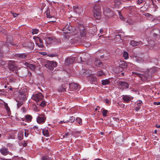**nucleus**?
<instances>
[{"mask_svg": "<svg viewBox=\"0 0 160 160\" xmlns=\"http://www.w3.org/2000/svg\"><path fill=\"white\" fill-rule=\"evenodd\" d=\"M133 74L136 76L140 77L141 80L144 82L147 80H149V79L152 77V74L150 71H147L145 72H141L140 73L137 72H133Z\"/></svg>", "mask_w": 160, "mask_h": 160, "instance_id": "1", "label": "nucleus"}, {"mask_svg": "<svg viewBox=\"0 0 160 160\" xmlns=\"http://www.w3.org/2000/svg\"><path fill=\"white\" fill-rule=\"evenodd\" d=\"M93 15L94 17L97 20H99L101 18V7L99 6L95 5L94 6Z\"/></svg>", "mask_w": 160, "mask_h": 160, "instance_id": "2", "label": "nucleus"}, {"mask_svg": "<svg viewBox=\"0 0 160 160\" xmlns=\"http://www.w3.org/2000/svg\"><path fill=\"white\" fill-rule=\"evenodd\" d=\"M133 58L138 63L142 62L144 61L143 54L142 53H139L138 54L134 53L133 55Z\"/></svg>", "mask_w": 160, "mask_h": 160, "instance_id": "3", "label": "nucleus"}, {"mask_svg": "<svg viewBox=\"0 0 160 160\" xmlns=\"http://www.w3.org/2000/svg\"><path fill=\"white\" fill-rule=\"evenodd\" d=\"M43 98V96L41 92H39L38 93L33 94L32 97V98L35 101L37 102V104L38 105L39 103H38L42 100Z\"/></svg>", "mask_w": 160, "mask_h": 160, "instance_id": "4", "label": "nucleus"}, {"mask_svg": "<svg viewBox=\"0 0 160 160\" xmlns=\"http://www.w3.org/2000/svg\"><path fill=\"white\" fill-rule=\"evenodd\" d=\"M57 66V63L53 61H48L44 66L46 68L51 71L53 69V68Z\"/></svg>", "mask_w": 160, "mask_h": 160, "instance_id": "5", "label": "nucleus"}, {"mask_svg": "<svg viewBox=\"0 0 160 160\" xmlns=\"http://www.w3.org/2000/svg\"><path fill=\"white\" fill-rule=\"evenodd\" d=\"M8 68L10 71L13 72L17 69V67L15 64V62L13 61H9L8 63Z\"/></svg>", "mask_w": 160, "mask_h": 160, "instance_id": "6", "label": "nucleus"}, {"mask_svg": "<svg viewBox=\"0 0 160 160\" xmlns=\"http://www.w3.org/2000/svg\"><path fill=\"white\" fill-rule=\"evenodd\" d=\"M72 10L73 11L78 14L79 15H82L83 12V9L81 7H79L78 6H75L73 7Z\"/></svg>", "mask_w": 160, "mask_h": 160, "instance_id": "7", "label": "nucleus"}, {"mask_svg": "<svg viewBox=\"0 0 160 160\" xmlns=\"http://www.w3.org/2000/svg\"><path fill=\"white\" fill-rule=\"evenodd\" d=\"M78 27L80 30V35L82 37L85 36L86 32L83 25L81 24H78Z\"/></svg>", "mask_w": 160, "mask_h": 160, "instance_id": "8", "label": "nucleus"}, {"mask_svg": "<svg viewBox=\"0 0 160 160\" xmlns=\"http://www.w3.org/2000/svg\"><path fill=\"white\" fill-rule=\"evenodd\" d=\"M68 86V83H64L59 87L58 89V90L59 92H65L66 91V88Z\"/></svg>", "mask_w": 160, "mask_h": 160, "instance_id": "9", "label": "nucleus"}, {"mask_svg": "<svg viewBox=\"0 0 160 160\" xmlns=\"http://www.w3.org/2000/svg\"><path fill=\"white\" fill-rule=\"evenodd\" d=\"M75 59V57H70L66 59L65 64L67 65L72 64L74 62Z\"/></svg>", "mask_w": 160, "mask_h": 160, "instance_id": "10", "label": "nucleus"}, {"mask_svg": "<svg viewBox=\"0 0 160 160\" xmlns=\"http://www.w3.org/2000/svg\"><path fill=\"white\" fill-rule=\"evenodd\" d=\"M44 40L46 43L48 44H50L56 41V39L53 37H46L45 38Z\"/></svg>", "mask_w": 160, "mask_h": 160, "instance_id": "11", "label": "nucleus"}, {"mask_svg": "<svg viewBox=\"0 0 160 160\" xmlns=\"http://www.w3.org/2000/svg\"><path fill=\"white\" fill-rule=\"evenodd\" d=\"M64 32L65 33H70L73 31V29L72 27L69 26L68 24L66 25L64 28H63Z\"/></svg>", "mask_w": 160, "mask_h": 160, "instance_id": "12", "label": "nucleus"}, {"mask_svg": "<svg viewBox=\"0 0 160 160\" xmlns=\"http://www.w3.org/2000/svg\"><path fill=\"white\" fill-rule=\"evenodd\" d=\"M28 54L27 53H17L15 55V57L18 59H23L26 58Z\"/></svg>", "mask_w": 160, "mask_h": 160, "instance_id": "13", "label": "nucleus"}, {"mask_svg": "<svg viewBox=\"0 0 160 160\" xmlns=\"http://www.w3.org/2000/svg\"><path fill=\"white\" fill-rule=\"evenodd\" d=\"M103 13L105 16L109 18L111 17L112 16V14L113 13L108 8H106L104 9Z\"/></svg>", "mask_w": 160, "mask_h": 160, "instance_id": "14", "label": "nucleus"}, {"mask_svg": "<svg viewBox=\"0 0 160 160\" xmlns=\"http://www.w3.org/2000/svg\"><path fill=\"white\" fill-rule=\"evenodd\" d=\"M37 38L36 43L38 46L39 48H43L44 45L43 44L42 41L39 37H36Z\"/></svg>", "mask_w": 160, "mask_h": 160, "instance_id": "15", "label": "nucleus"}, {"mask_svg": "<svg viewBox=\"0 0 160 160\" xmlns=\"http://www.w3.org/2000/svg\"><path fill=\"white\" fill-rule=\"evenodd\" d=\"M122 98L124 101L126 102H128L132 100L133 98L129 95H123L122 96Z\"/></svg>", "mask_w": 160, "mask_h": 160, "instance_id": "16", "label": "nucleus"}, {"mask_svg": "<svg viewBox=\"0 0 160 160\" xmlns=\"http://www.w3.org/2000/svg\"><path fill=\"white\" fill-rule=\"evenodd\" d=\"M69 88L71 90H75L79 88V86L76 83L72 82L69 84Z\"/></svg>", "mask_w": 160, "mask_h": 160, "instance_id": "17", "label": "nucleus"}, {"mask_svg": "<svg viewBox=\"0 0 160 160\" xmlns=\"http://www.w3.org/2000/svg\"><path fill=\"white\" fill-rule=\"evenodd\" d=\"M12 44V36L9 35L7 36V39L6 41V44L7 46H9Z\"/></svg>", "mask_w": 160, "mask_h": 160, "instance_id": "18", "label": "nucleus"}, {"mask_svg": "<svg viewBox=\"0 0 160 160\" xmlns=\"http://www.w3.org/2000/svg\"><path fill=\"white\" fill-rule=\"evenodd\" d=\"M1 153L3 155H6L8 154H10V152L8 149L6 148H2L0 150Z\"/></svg>", "mask_w": 160, "mask_h": 160, "instance_id": "19", "label": "nucleus"}, {"mask_svg": "<svg viewBox=\"0 0 160 160\" xmlns=\"http://www.w3.org/2000/svg\"><path fill=\"white\" fill-rule=\"evenodd\" d=\"M23 46L29 48L31 49L33 48L34 44L33 43L31 42H28L24 43L23 44Z\"/></svg>", "mask_w": 160, "mask_h": 160, "instance_id": "20", "label": "nucleus"}, {"mask_svg": "<svg viewBox=\"0 0 160 160\" xmlns=\"http://www.w3.org/2000/svg\"><path fill=\"white\" fill-rule=\"evenodd\" d=\"M119 84L121 86L123 87L124 88H128V84L126 82L120 81L119 82Z\"/></svg>", "mask_w": 160, "mask_h": 160, "instance_id": "21", "label": "nucleus"}, {"mask_svg": "<svg viewBox=\"0 0 160 160\" xmlns=\"http://www.w3.org/2000/svg\"><path fill=\"white\" fill-rule=\"evenodd\" d=\"M45 118L43 117L38 116L37 118V122L39 123H43L45 121Z\"/></svg>", "mask_w": 160, "mask_h": 160, "instance_id": "22", "label": "nucleus"}, {"mask_svg": "<svg viewBox=\"0 0 160 160\" xmlns=\"http://www.w3.org/2000/svg\"><path fill=\"white\" fill-rule=\"evenodd\" d=\"M130 43L133 46H136L138 45L139 44H142V42L140 41L138 42L134 40H132L131 41Z\"/></svg>", "mask_w": 160, "mask_h": 160, "instance_id": "23", "label": "nucleus"}, {"mask_svg": "<svg viewBox=\"0 0 160 160\" xmlns=\"http://www.w3.org/2000/svg\"><path fill=\"white\" fill-rule=\"evenodd\" d=\"M25 64L27 67L29 68L32 70H34L36 68L35 66L32 64H29L27 62H26Z\"/></svg>", "mask_w": 160, "mask_h": 160, "instance_id": "24", "label": "nucleus"}, {"mask_svg": "<svg viewBox=\"0 0 160 160\" xmlns=\"http://www.w3.org/2000/svg\"><path fill=\"white\" fill-rule=\"evenodd\" d=\"M147 3L145 2L144 5L140 8V11L142 12L146 11L148 8V7L147 6Z\"/></svg>", "mask_w": 160, "mask_h": 160, "instance_id": "25", "label": "nucleus"}, {"mask_svg": "<svg viewBox=\"0 0 160 160\" xmlns=\"http://www.w3.org/2000/svg\"><path fill=\"white\" fill-rule=\"evenodd\" d=\"M113 2L114 7L116 8H118L121 3L120 0H114Z\"/></svg>", "mask_w": 160, "mask_h": 160, "instance_id": "26", "label": "nucleus"}, {"mask_svg": "<svg viewBox=\"0 0 160 160\" xmlns=\"http://www.w3.org/2000/svg\"><path fill=\"white\" fill-rule=\"evenodd\" d=\"M94 64L96 66L100 68H102L103 66L102 63L98 60H96L94 62Z\"/></svg>", "mask_w": 160, "mask_h": 160, "instance_id": "27", "label": "nucleus"}, {"mask_svg": "<svg viewBox=\"0 0 160 160\" xmlns=\"http://www.w3.org/2000/svg\"><path fill=\"white\" fill-rule=\"evenodd\" d=\"M152 33L153 34V35L155 37L160 36V31L158 30L155 29L152 31Z\"/></svg>", "mask_w": 160, "mask_h": 160, "instance_id": "28", "label": "nucleus"}, {"mask_svg": "<svg viewBox=\"0 0 160 160\" xmlns=\"http://www.w3.org/2000/svg\"><path fill=\"white\" fill-rule=\"evenodd\" d=\"M144 15L147 19H153V16L149 13H145Z\"/></svg>", "mask_w": 160, "mask_h": 160, "instance_id": "29", "label": "nucleus"}, {"mask_svg": "<svg viewBox=\"0 0 160 160\" xmlns=\"http://www.w3.org/2000/svg\"><path fill=\"white\" fill-rule=\"evenodd\" d=\"M110 82L108 79L103 80H102V84L103 85H106L108 84Z\"/></svg>", "mask_w": 160, "mask_h": 160, "instance_id": "30", "label": "nucleus"}, {"mask_svg": "<svg viewBox=\"0 0 160 160\" xmlns=\"http://www.w3.org/2000/svg\"><path fill=\"white\" fill-rule=\"evenodd\" d=\"M117 71V72H122L123 70V68L122 67V65H120L118 67L116 68Z\"/></svg>", "mask_w": 160, "mask_h": 160, "instance_id": "31", "label": "nucleus"}, {"mask_svg": "<svg viewBox=\"0 0 160 160\" xmlns=\"http://www.w3.org/2000/svg\"><path fill=\"white\" fill-rule=\"evenodd\" d=\"M25 118L27 121L28 122H30L31 121L32 117L30 115H26L25 116Z\"/></svg>", "mask_w": 160, "mask_h": 160, "instance_id": "32", "label": "nucleus"}, {"mask_svg": "<svg viewBox=\"0 0 160 160\" xmlns=\"http://www.w3.org/2000/svg\"><path fill=\"white\" fill-rule=\"evenodd\" d=\"M43 135L46 136H48L49 135L48 131L46 129H43L42 131Z\"/></svg>", "mask_w": 160, "mask_h": 160, "instance_id": "33", "label": "nucleus"}, {"mask_svg": "<svg viewBox=\"0 0 160 160\" xmlns=\"http://www.w3.org/2000/svg\"><path fill=\"white\" fill-rule=\"evenodd\" d=\"M41 160H52V159L48 156H44L42 158Z\"/></svg>", "mask_w": 160, "mask_h": 160, "instance_id": "34", "label": "nucleus"}, {"mask_svg": "<svg viewBox=\"0 0 160 160\" xmlns=\"http://www.w3.org/2000/svg\"><path fill=\"white\" fill-rule=\"evenodd\" d=\"M90 80L92 82H95L97 81V78L94 75H91L90 76Z\"/></svg>", "mask_w": 160, "mask_h": 160, "instance_id": "35", "label": "nucleus"}, {"mask_svg": "<svg viewBox=\"0 0 160 160\" xmlns=\"http://www.w3.org/2000/svg\"><path fill=\"white\" fill-rule=\"evenodd\" d=\"M123 56L125 59H127L128 57V52L126 51L124 52Z\"/></svg>", "mask_w": 160, "mask_h": 160, "instance_id": "36", "label": "nucleus"}, {"mask_svg": "<svg viewBox=\"0 0 160 160\" xmlns=\"http://www.w3.org/2000/svg\"><path fill=\"white\" fill-rule=\"evenodd\" d=\"M97 75L98 76L101 77L104 75V73L102 71H98L97 73Z\"/></svg>", "mask_w": 160, "mask_h": 160, "instance_id": "37", "label": "nucleus"}, {"mask_svg": "<svg viewBox=\"0 0 160 160\" xmlns=\"http://www.w3.org/2000/svg\"><path fill=\"white\" fill-rule=\"evenodd\" d=\"M0 32L6 35L7 32L5 29H3L2 27L0 26Z\"/></svg>", "mask_w": 160, "mask_h": 160, "instance_id": "38", "label": "nucleus"}, {"mask_svg": "<svg viewBox=\"0 0 160 160\" xmlns=\"http://www.w3.org/2000/svg\"><path fill=\"white\" fill-rule=\"evenodd\" d=\"M76 121L77 122H78L80 125H81L82 124V119L79 118H76Z\"/></svg>", "mask_w": 160, "mask_h": 160, "instance_id": "39", "label": "nucleus"}, {"mask_svg": "<svg viewBox=\"0 0 160 160\" xmlns=\"http://www.w3.org/2000/svg\"><path fill=\"white\" fill-rule=\"evenodd\" d=\"M23 132H20L19 134L18 135V139L19 140H22V139L23 137Z\"/></svg>", "mask_w": 160, "mask_h": 160, "instance_id": "40", "label": "nucleus"}, {"mask_svg": "<svg viewBox=\"0 0 160 160\" xmlns=\"http://www.w3.org/2000/svg\"><path fill=\"white\" fill-rule=\"evenodd\" d=\"M19 99L25 100L26 98L25 95L23 94H21L19 97Z\"/></svg>", "mask_w": 160, "mask_h": 160, "instance_id": "41", "label": "nucleus"}, {"mask_svg": "<svg viewBox=\"0 0 160 160\" xmlns=\"http://www.w3.org/2000/svg\"><path fill=\"white\" fill-rule=\"evenodd\" d=\"M32 34H36L38 33V30L37 29H33L32 30Z\"/></svg>", "mask_w": 160, "mask_h": 160, "instance_id": "42", "label": "nucleus"}, {"mask_svg": "<svg viewBox=\"0 0 160 160\" xmlns=\"http://www.w3.org/2000/svg\"><path fill=\"white\" fill-rule=\"evenodd\" d=\"M75 119V118L72 116L70 117L69 122L72 123L74 122Z\"/></svg>", "mask_w": 160, "mask_h": 160, "instance_id": "43", "label": "nucleus"}, {"mask_svg": "<svg viewBox=\"0 0 160 160\" xmlns=\"http://www.w3.org/2000/svg\"><path fill=\"white\" fill-rule=\"evenodd\" d=\"M107 112H108V111L106 110H103V111H102V115L103 116H104V117H106L107 116Z\"/></svg>", "mask_w": 160, "mask_h": 160, "instance_id": "44", "label": "nucleus"}, {"mask_svg": "<svg viewBox=\"0 0 160 160\" xmlns=\"http://www.w3.org/2000/svg\"><path fill=\"white\" fill-rule=\"evenodd\" d=\"M39 104L40 106L42 107H45L46 105V102L45 101H42L40 104Z\"/></svg>", "mask_w": 160, "mask_h": 160, "instance_id": "45", "label": "nucleus"}, {"mask_svg": "<svg viewBox=\"0 0 160 160\" xmlns=\"http://www.w3.org/2000/svg\"><path fill=\"white\" fill-rule=\"evenodd\" d=\"M120 65H122V67L123 68V69L126 68L127 67V64L124 62H122V63L120 64Z\"/></svg>", "mask_w": 160, "mask_h": 160, "instance_id": "46", "label": "nucleus"}, {"mask_svg": "<svg viewBox=\"0 0 160 160\" xmlns=\"http://www.w3.org/2000/svg\"><path fill=\"white\" fill-rule=\"evenodd\" d=\"M93 29V28H90L89 30V31L91 33V34H92L94 33L96 31L95 29H94V30H93L92 31V30Z\"/></svg>", "mask_w": 160, "mask_h": 160, "instance_id": "47", "label": "nucleus"}, {"mask_svg": "<svg viewBox=\"0 0 160 160\" xmlns=\"http://www.w3.org/2000/svg\"><path fill=\"white\" fill-rule=\"evenodd\" d=\"M144 2L143 0H138L136 1L138 5H140Z\"/></svg>", "mask_w": 160, "mask_h": 160, "instance_id": "48", "label": "nucleus"}, {"mask_svg": "<svg viewBox=\"0 0 160 160\" xmlns=\"http://www.w3.org/2000/svg\"><path fill=\"white\" fill-rule=\"evenodd\" d=\"M118 15L119 16V18L120 19H123V16L122 15L121 13L119 11H118Z\"/></svg>", "mask_w": 160, "mask_h": 160, "instance_id": "49", "label": "nucleus"}, {"mask_svg": "<svg viewBox=\"0 0 160 160\" xmlns=\"http://www.w3.org/2000/svg\"><path fill=\"white\" fill-rule=\"evenodd\" d=\"M24 100H22V99L20 100L19 99V101H18V100H16V101L17 102H18L19 103H20L21 105H22L23 103V101Z\"/></svg>", "mask_w": 160, "mask_h": 160, "instance_id": "50", "label": "nucleus"}, {"mask_svg": "<svg viewBox=\"0 0 160 160\" xmlns=\"http://www.w3.org/2000/svg\"><path fill=\"white\" fill-rule=\"evenodd\" d=\"M140 105H137V106L135 108V110L137 111H138L140 108Z\"/></svg>", "mask_w": 160, "mask_h": 160, "instance_id": "51", "label": "nucleus"}, {"mask_svg": "<svg viewBox=\"0 0 160 160\" xmlns=\"http://www.w3.org/2000/svg\"><path fill=\"white\" fill-rule=\"evenodd\" d=\"M78 61H84L82 59V58L81 57H80L79 56H78L77 58Z\"/></svg>", "mask_w": 160, "mask_h": 160, "instance_id": "52", "label": "nucleus"}, {"mask_svg": "<svg viewBox=\"0 0 160 160\" xmlns=\"http://www.w3.org/2000/svg\"><path fill=\"white\" fill-rule=\"evenodd\" d=\"M134 21H127L126 22L128 23L129 24H133L134 23Z\"/></svg>", "mask_w": 160, "mask_h": 160, "instance_id": "53", "label": "nucleus"}, {"mask_svg": "<svg viewBox=\"0 0 160 160\" xmlns=\"http://www.w3.org/2000/svg\"><path fill=\"white\" fill-rule=\"evenodd\" d=\"M46 13L47 18H50L51 17V16L49 14V13L48 11L46 12Z\"/></svg>", "mask_w": 160, "mask_h": 160, "instance_id": "54", "label": "nucleus"}, {"mask_svg": "<svg viewBox=\"0 0 160 160\" xmlns=\"http://www.w3.org/2000/svg\"><path fill=\"white\" fill-rule=\"evenodd\" d=\"M101 58H105V59H106L107 58V56L106 55H105V54H103V55H102L101 56Z\"/></svg>", "mask_w": 160, "mask_h": 160, "instance_id": "55", "label": "nucleus"}, {"mask_svg": "<svg viewBox=\"0 0 160 160\" xmlns=\"http://www.w3.org/2000/svg\"><path fill=\"white\" fill-rule=\"evenodd\" d=\"M12 15L13 16V17H17V16H18V15H19V14H18L17 13H14L13 12H12Z\"/></svg>", "mask_w": 160, "mask_h": 160, "instance_id": "56", "label": "nucleus"}, {"mask_svg": "<svg viewBox=\"0 0 160 160\" xmlns=\"http://www.w3.org/2000/svg\"><path fill=\"white\" fill-rule=\"evenodd\" d=\"M105 101L108 104H109L110 102V100L108 99H105Z\"/></svg>", "mask_w": 160, "mask_h": 160, "instance_id": "57", "label": "nucleus"}, {"mask_svg": "<svg viewBox=\"0 0 160 160\" xmlns=\"http://www.w3.org/2000/svg\"><path fill=\"white\" fill-rule=\"evenodd\" d=\"M57 56V55H56L55 54H49V55H48L50 57H55V56Z\"/></svg>", "mask_w": 160, "mask_h": 160, "instance_id": "58", "label": "nucleus"}, {"mask_svg": "<svg viewBox=\"0 0 160 160\" xmlns=\"http://www.w3.org/2000/svg\"><path fill=\"white\" fill-rule=\"evenodd\" d=\"M142 101H140V100L138 101L137 102V105H140L142 104Z\"/></svg>", "mask_w": 160, "mask_h": 160, "instance_id": "59", "label": "nucleus"}, {"mask_svg": "<svg viewBox=\"0 0 160 160\" xmlns=\"http://www.w3.org/2000/svg\"><path fill=\"white\" fill-rule=\"evenodd\" d=\"M153 104L155 105H160V102H154Z\"/></svg>", "mask_w": 160, "mask_h": 160, "instance_id": "60", "label": "nucleus"}, {"mask_svg": "<svg viewBox=\"0 0 160 160\" xmlns=\"http://www.w3.org/2000/svg\"><path fill=\"white\" fill-rule=\"evenodd\" d=\"M17 107L18 108H19L22 105H21L20 103H19L18 102L17 103Z\"/></svg>", "mask_w": 160, "mask_h": 160, "instance_id": "61", "label": "nucleus"}, {"mask_svg": "<svg viewBox=\"0 0 160 160\" xmlns=\"http://www.w3.org/2000/svg\"><path fill=\"white\" fill-rule=\"evenodd\" d=\"M0 160H12V159L10 158V159H4L0 158Z\"/></svg>", "mask_w": 160, "mask_h": 160, "instance_id": "62", "label": "nucleus"}, {"mask_svg": "<svg viewBox=\"0 0 160 160\" xmlns=\"http://www.w3.org/2000/svg\"><path fill=\"white\" fill-rule=\"evenodd\" d=\"M69 135V133H68V132H66V133L65 134V135H64V136H65V137H67V136H68Z\"/></svg>", "mask_w": 160, "mask_h": 160, "instance_id": "63", "label": "nucleus"}, {"mask_svg": "<svg viewBox=\"0 0 160 160\" xmlns=\"http://www.w3.org/2000/svg\"><path fill=\"white\" fill-rule=\"evenodd\" d=\"M57 42L58 43H60L61 42V41L60 40H56V41L55 42Z\"/></svg>", "mask_w": 160, "mask_h": 160, "instance_id": "64", "label": "nucleus"}]
</instances>
